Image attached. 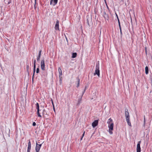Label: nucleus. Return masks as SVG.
Masks as SVG:
<instances>
[{
	"label": "nucleus",
	"mask_w": 152,
	"mask_h": 152,
	"mask_svg": "<svg viewBox=\"0 0 152 152\" xmlns=\"http://www.w3.org/2000/svg\"><path fill=\"white\" fill-rule=\"evenodd\" d=\"M28 145L27 148V152H30V150L31 148V144L30 140H28Z\"/></svg>",
	"instance_id": "obj_12"
},
{
	"label": "nucleus",
	"mask_w": 152,
	"mask_h": 152,
	"mask_svg": "<svg viewBox=\"0 0 152 152\" xmlns=\"http://www.w3.org/2000/svg\"><path fill=\"white\" fill-rule=\"evenodd\" d=\"M39 72V68H37L36 70V73H38Z\"/></svg>",
	"instance_id": "obj_23"
},
{
	"label": "nucleus",
	"mask_w": 152,
	"mask_h": 152,
	"mask_svg": "<svg viewBox=\"0 0 152 152\" xmlns=\"http://www.w3.org/2000/svg\"><path fill=\"white\" fill-rule=\"evenodd\" d=\"M77 55V53H73L72 54V57L73 58H75L76 57Z\"/></svg>",
	"instance_id": "obj_20"
},
{
	"label": "nucleus",
	"mask_w": 152,
	"mask_h": 152,
	"mask_svg": "<svg viewBox=\"0 0 152 152\" xmlns=\"http://www.w3.org/2000/svg\"><path fill=\"white\" fill-rule=\"evenodd\" d=\"M42 144H38L37 142L36 144V146L35 148L36 151H39L40 149L42 146Z\"/></svg>",
	"instance_id": "obj_6"
},
{
	"label": "nucleus",
	"mask_w": 152,
	"mask_h": 152,
	"mask_svg": "<svg viewBox=\"0 0 152 152\" xmlns=\"http://www.w3.org/2000/svg\"><path fill=\"white\" fill-rule=\"evenodd\" d=\"M36 4H35H35H34V8L35 9H36V7H37L36 6Z\"/></svg>",
	"instance_id": "obj_31"
},
{
	"label": "nucleus",
	"mask_w": 152,
	"mask_h": 152,
	"mask_svg": "<svg viewBox=\"0 0 152 152\" xmlns=\"http://www.w3.org/2000/svg\"><path fill=\"white\" fill-rule=\"evenodd\" d=\"M80 103H79V102H77V105H79L80 104Z\"/></svg>",
	"instance_id": "obj_32"
},
{
	"label": "nucleus",
	"mask_w": 152,
	"mask_h": 152,
	"mask_svg": "<svg viewBox=\"0 0 152 152\" xmlns=\"http://www.w3.org/2000/svg\"><path fill=\"white\" fill-rule=\"evenodd\" d=\"M90 152H92V151H90Z\"/></svg>",
	"instance_id": "obj_37"
},
{
	"label": "nucleus",
	"mask_w": 152,
	"mask_h": 152,
	"mask_svg": "<svg viewBox=\"0 0 152 152\" xmlns=\"http://www.w3.org/2000/svg\"><path fill=\"white\" fill-rule=\"evenodd\" d=\"M77 87H78L80 85V79L78 77L77 78Z\"/></svg>",
	"instance_id": "obj_19"
},
{
	"label": "nucleus",
	"mask_w": 152,
	"mask_h": 152,
	"mask_svg": "<svg viewBox=\"0 0 152 152\" xmlns=\"http://www.w3.org/2000/svg\"><path fill=\"white\" fill-rule=\"evenodd\" d=\"M107 123L108 124L109 128V132L110 134H112L113 133L112 130L113 129V120L111 118L108 120Z\"/></svg>",
	"instance_id": "obj_1"
},
{
	"label": "nucleus",
	"mask_w": 152,
	"mask_h": 152,
	"mask_svg": "<svg viewBox=\"0 0 152 152\" xmlns=\"http://www.w3.org/2000/svg\"><path fill=\"white\" fill-rule=\"evenodd\" d=\"M98 123V121L97 120H95L92 123V125L93 128H94L96 126Z\"/></svg>",
	"instance_id": "obj_11"
},
{
	"label": "nucleus",
	"mask_w": 152,
	"mask_h": 152,
	"mask_svg": "<svg viewBox=\"0 0 152 152\" xmlns=\"http://www.w3.org/2000/svg\"><path fill=\"white\" fill-rule=\"evenodd\" d=\"M36 152H39V151H36Z\"/></svg>",
	"instance_id": "obj_35"
},
{
	"label": "nucleus",
	"mask_w": 152,
	"mask_h": 152,
	"mask_svg": "<svg viewBox=\"0 0 152 152\" xmlns=\"http://www.w3.org/2000/svg\"><path fill=\"white\" fill-rule=\"evenodd\" d=\"M40 107L42 108V109H42V110L41 111L42 112V113L43 115H46L47 113L45 109H44L43 107H42V106H41Z\"/></svg>",
	"instance_id": "obj_17"
},
{
	"label": "nucleus",
	"mask_w": 152,
	"mask_h": 152,
	"mask_svg": "<svg viewBox=\"0 0 152 152\" xmlns=\"http://www.w3.org/2000/svg\"><path fill=\"white\" fill-rule=\"evenodd\" d=\"M36 61L35 60L34 62V69H33V75L32 76V79L33 80L34 75L35 72L36 70Z\"/></svg>",
	"instance_id": "obj_13"
},
{
	"label": "nucleus",
	"mask_w": 152,
	"mask_h": 152,
	"mask_svg": "<svg viewBox=\"0 0 152 152\" xmlns=\"http://www.w3.org/2000/svg\"><path fill=\"white\" fill-rule=\"evenodd\" d=\"M41 69L43 70H45V60L44 59L42 60L41 62Z\"/></svg>",
	"instance_id": "obj_4"
},
{
	"label": "nucleus",
	"mask_w": 152,
	"mask_h": 152,
	"mask_svg": "<svg viewBox=\"0 0 152 152\" xmlns=\"http://www.w3.org/2000/svg\"><path fill=\"white\" fill-rule=\"evenodd\" d=\"M58 1V0H50V5L52 4L53 6H54L57 3Z\"/></svg>",
	"instance_id": "obj_10"
},
{
	"label": "nucleus",
	"mask_w": 152,
	"mask_h": 152,
	"mask_svg": "<svg viewBox=\"0 0 152 152\" xmlns=\"http://www.w3.org/2000/svg\"><path fill=\"white\" fill-rule=\"evenodd\" d=\"M32 125L33 126H35L36 125V123L35 122H33L32 124Z\"/></svg>",
	"instance_id": "obj_25"
},
{
	"label": "nucleus",
	"mask_w": 152,
	"mask_h": 152,
	"mask_svg": "<svg viewBox=\"0 0 152 152\" xmlns=\"http://www.w3.org/2000/svg\"><path fill=\"white\" fill-rule=\"evenodd\" d=\"M118 22V25L119 26V28H121V26L120 22V21H119V22Z\"/></svg>",
	"instance_id": "obj_26"
},
{
	"label": "nucleus",
	"mask_w": 152,
	"mask_h": 152,
	"mask_svg": "<svg viewBox=\"0 0 152 152\" xmlns=\"http://www.w3.org/2000/svg\"><path fill=\"white\" fill-rule=\"evenodd\" d=\"M85 132H84L83 133V134L80 140H82L84 136V134H85Z\"/></svg>",
	"instance_id": "obj_24"
},
{
	"label": "nucleus",
	"mask_w": 152,
	"mask_h": 152,
	"mask_svg": "<svg viewBox=\"0 0 152 152\" xmlns=\"http://www.w3.org/2000/svg\"><path fill=\"white\" fill-rule=\"evenodd\" d=\"M36 0H35V4H36Z\"/></svg>",
	"instance_id": "obj_36"
},
{
	"label": "nucleus",
	"mask_w": 152,
	"mask_h": 152,
	"mask_svg": "<svg viewBox=\"0 0 152 152\" xmlns=\"http://www.w3.org/2000/svg\"><path fill=\"white\" fill-rule=\"evenodd\" d=\"M145 73L146 75L148 73V68L147 66H146L145 67Z\"/></svg>",
	"instance_id": "obj_21"
},
{
	"label": "nucleus",
	"mask_w": 152,
	"mask_h": 152,
	"mask_svg": "<svg viewBox=\"0 0 152 152\" xmlns=\"http://www.w3.org/2000/svg\"><path fill=\"white\" fill-rule=\"evenodd\" d=\"M115 15H116V16L117 18V20H118V22H119V21H120V20H119V18H118V15H117V14H116V13H115Z\"/></svg>",
	"instance_id": "obj_22"
},
{
	"label": "nucleus",
	"mask_w": 152,
	"mask_h": 152,
	"mask_svg": "<svg viewBox=\"0 0 152 152\" xmlns=\"http://www.w3.org/2000/svg\"><path fill=\"white\" fill-rule=\"evenodd\" d=\"M87 23L88 24V26L89 25V21H88V19H87Z\"/></svg>",
	"instance_id": "obj_29"
},
{
	"label": "nucleus",
	"mask_w": 152,
	"mask_h": 152,
	"mask_svg": "<svg viewBox=\"0 0 152 152\" xmlns=\"http://www.w3.org/2000/svg\"><path fill=\"white\" fill-rule=\"evenodd\" d=\"M141 141L138 142L137 145V152H141V148L140 146V144Z\"/></svg>",
	"instance_id": "obj_5"
},
{
	"label": "nucleus",
	"mask_w": 152,
	"mask_h": 152,
	"mask_svg": "<svg viewBox=\"0 0 152 152\" xmlns=\"http://www.w3.org/2000/svg\"><path fill=\"white\" fill-rule=\"evenodd\" d=\"M53 110H54V111L55 112V110L54 107H53Z\"/></svg>",
	"instance_id": "obj_34"
},
{
	"label": "nucleus",
	"mask_w": 152,
	"mask_h": 152,
	"mask_svg": "<svg viewBox=\"0 0 152 152\" xmlns=\"http://www.w3.org/2000/svg\"><path fill=\"white\" fill-rule=\"evenodd\" d=\"M145 116H144V125H145Z\"/></svg>",
	"instance_id": "obj_33"
},
{
	"label": "nucleus",
	"mask_w": 152,
	"mask_h": 152,
	"mask_svg": "<svg viewBox=\"0 0 152 152\" xmlns=\"http://www.w3.org/2000/svg\"><path fill=\"white\" fill-rule=\"evenodd\" d=\"M86 87H87L86 86H85V89H84L83 91V93H82V95H81V96L80 98H79L78 99V102H79L80 103H81V101H82V97H83V94H84V93L86 91Z\"/></svg>",
	"instance_id": "obj_14"
},
{
	"label": "nucleus",
	"mask_w": 152,
	"mask_h": 152,
	"mask_svg": "<svg viewBox=\"0 0 152 152\" xmlns=\"http://www.w3.org/2000/svg\"><path fill=\"white\" fill-rule=\"evenodd\" d=\"M126 119L128 125L130 126H131V124L130 122V117L126 118Z\"/></svg>",
	"instance_id": "obj_16"
},
{
	"label": "nucleus",
	"mask_w": 152,
	"mask_h": 152,
	"mask_svg": "<svg viewBox=\"0 0 152 152\" xmlns=\"http://www.w3.org/2000/svg\"><path fill=\"white\" fill-rule=\"evenodd\" d=\"M120 34H121V35H122V30H121V28H120Z\"/></svg>",
	"instance_id": "obj_27"
},
{
	"label": "nucleus",
	"mask_w": 152,
	"mask_h": 152,
	"mask_svg": "<svg viewBox=\"0 0 152 152\" xmlns=\"http://www.w3.org/2000/svg\"><path fill=\"white\" fill-rule=\"evenodd\" d=\"M97 75L99 77L100 75V71L99 70V63H97L96 65V69L95 72L94 73V75Z\"/></svg>",
	"instance_id": "obj_2"
},
{
	"label": "nucleus",
	"mask_w": 152,
	"mask_h": 152,
	"mask_svg": "<svg viewBox=\"0 0 152 152\" xmlns=\"http://www.w3.org/2000/svg\"><path fill=\"white\" fill-rule=\"evenodd\" d=\"M42 52V50H40L39 51L38 55L37 56V61H39L40 60L41 55V53Z\"/></svg>",
	"instance_id": "obj_18"
},
{
	"label": "nucleus",
	"mask_w": 152,
	"mask_h": 152,
	"mask_svg": "<svg viewBox=\"0 0 152 152\" xmlns=\"http://www.w3.org/2000/svg\"><path fill=\"white\" fill-rule=\"evenodd\" d=\"M103 16L105 18V20H109V16L108 14L106 13L104 11L103 12Z\"/></svg>",
	"instance_id": "obj_7"
},
{
	"label": "nucleus",
	"mask_w": 152,
	"mask_h": 152,
	"mask_svg": "<svg viewBox=\"0 0 152 152\" xmlns=\"http://www.w3.org/2000/svg\"><path fill=\"white\" fill-rule=\"evenodd\" d=\"M39 107H36V109L37 110V115L38 117H40L41 118L42 117V116L40 115V114L39 113L40 111H41L42 110V109H39Z\"/></svg>",
	"instance_id": "obj_9"
},
{
	"label": "nucleus",
	"mask_w": 152,
	"mask_h": 152,
	"mask_svg": "<svg viewBox=\"0 0 152 152\" xmlns=\"http://www.w3.org/2000/svg\"><path fill=\"white\" fill-rule=\"evenodd\" d=\"M59 20H57L56 21V23L55 26V29L56 30H59Z\"/></svg>",
	"instance_id": "obj_8"
},
{
	"label": "nucleus",
	"mask_w": 152,
	"mask_h": 152,
	"mask_svg": "<svg viewBox=\"0 0 152 152\" xmlns=\"http://www.w3.org/2000/svg\"><path fill=\"white\" fill-rule=\"evenodd\" d=\"M36 107H39V105L38 103H37L36 104Z\"/></svg>",
	"instance_id": "obj_28"
},
{
	"label": "nucleus",
	"mask_w": 152,
	"mask_h": 152,
	"mask_svg": "<svg viewBox=\"0 0 152 152\" xmlns=\"http://www.w3.org/2000/svg\"><path fill=\"white\" fill-rule=\"evenodd\" d=\"M125 116L126 117V118H127V117H130L129 113L128 112V110L127 108H126L125 109Z\"/></svg>",
	"instance_id": "obj_15"
},
{
	"label": "nucleus",
	"mask_w": 152,
	"mask_h": 152,
	"mask_svg": "<svg viewBox=\"0 0 152 152\" xmlns=\"http://www.w3.org/2000/svg\"><path fill=\"white\" fill-rule=\"evenodd\" d=\"M28 69H29V66L28 65L27 66V71H28Z\"/></svg>",
	"instance_id": "obj_30"
},
{
	"label": "nucleus",
	"mask_w": 152,
	"mask_h": 152,
	"mask_svg": "<svg viewBox=\"0 0 152 152\" xmlns=\"http://www.w3.org/2000/svg\"><path fill=\"white\" fill-rule=\"evenodd\" d=\"M58 70L59 74V77L60 79L59 81L60 83H61L62 79V77H61V75H62V70L59 67H58Z\"/></svg>",
	"instance_id": "obj_3"
}]
</instances>
